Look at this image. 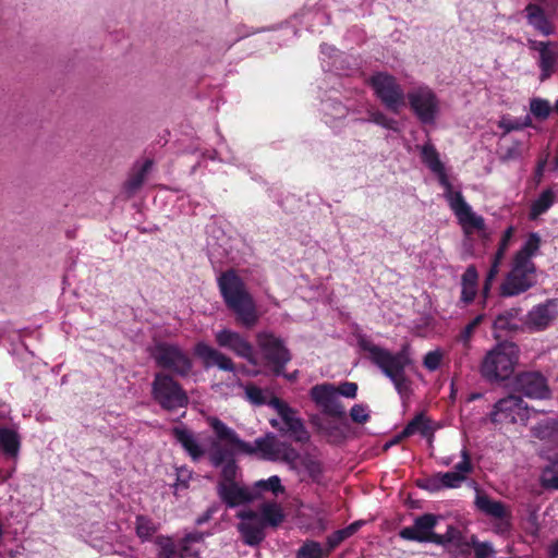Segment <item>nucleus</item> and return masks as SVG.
I'll list each match as a JSON object with an SVG mask.
<instances>
[{
  "mask_svg": "<svg viewBox=\"0 0 558 558\" xmlns=\"http://www.w3.org/2000/svg\"><path fill=\"white\" fill-rule=\"evenodd\" d=\"M217 284L225 305L234 315L236 325L253 329L258 324L260 314L253 295L236 270L230 268L222 271Z\"/></svg>",
  "mask_w": 558,
  "mask_h": 558,
  "instance_id": "1",
  "label": "nucleus"
},
{
  "mask_svg": "<svg viewBox=\"0 0 558 558\" xmlns=\"http://www.w3.org/2000/svg\"><path fill=\"white\" fill-rule=\"evenodd\" d=\"M360 348L368 353L372 364L390 379L401 400H408L412 393V381L405 373L407 367L412 364L409 344L402 345L398 352H391L368 340H361Z\"/></svg>",
  "mask_w": 558,
  "mask_h": 558,
  "instance_id": "2",
  "label": "nucleus"
},
{
  "mask_svg": "<svg viewBox=\"0 0 558 558\" xmlns=\"http://www.w3.org/2000/svg\"><path fill=\"white\" fill-rule=\"evenodd\" d=\"M208 424L219 441L227 442L242 453L250 456L258 453L262 459L268 461H277L279 459L280 446L272 433H268L265 437L256 438L254 445H251L242 440L234 429L218 417H209Z\"/></svg>",
  "mask_w": 558,
  "mask_h": 558,
  "instance_id": "3",
  "label": "nucleus"
},
{
  "mask_svg": "<svg viewBox=\"0 0 558 558\" xmlns=\"http://www.w3.org/2000/svg\"><path fill=\"white\" fill-rule=\"evenodd\" d=\"M519 347L513 342H500L487 352L482 364L481 374L489 383L507 380L514 372L519 361Z\"/></svg>",
  "mask_w": 558,
  "mask_h": 558,
  "instance_id": "4",
  "label": "nucleus"
},
{
  "mask_svg": "<svg viewBox=\"0 0 558 558\" xmlns=\"http://www.w3.org/2000/svg\"><path fill=\"white\" fill-rule=\"evenodd\" d=\"M150 356L157 367L172 377L187 378L193 374L194 362L190 354L175 343L158 342Z\"/></svg>",
  "mask_w": 558,
  "mask_h": 558,
  "instance_id": "5",
  "label": "nucleus"
},
{
  "mask_svg": "<svg viewBox=\"0 0 558 558\" xmlns=\"http://www.w3.org/2000/svg\"><path fill=\"white\" fill-rule=\"evenodd\" d=\"M151 398L165 411L186 408L190 399L183 386L171 374L157 372L151 381Z\"/></svg>",
  "mask_w": 558,
  "mask_h": 558,
  "instance_id": "6",
  "label": "nucleus"
},
{
  "mask_svg": "<svg viewBox=\"0 0 558 558\" xmlns=\"http://www.w3.org/2000/svg\"><path fill=\"white\" fill-rule=\"evenodd\" d=\"M256 343L262 352L265 365L269 367L271 374L274 376L283 374L287 365L292 360V353L283 339L271 331H259L256 333Z\"/></svg>",
  "mask_w": 558,
  "mask_h": 558,
  "instance_id": "7",
  "label": "nucleus"
},
{
  "mask_svg": "<svg viewBox=\"0 0 558 558\" xmlns=\"http://www.w3.org/2000/svg\"><path fill=\"white\" fill-rule=\"evenodd\" d=\"M368 84L376 98L390 112L399 113L405 106L407 94L393 75L377 72L369 77Z\"/></svg>",
  "mask_w": 558,
  "mask_h": 558,
  "instance_id": "8",
  "label": "nucleus"
},
{
  "mask_svg": "<svg viewBox=\"0 0 558 558\" xmlns=\"http://www.w3.org/2000/svg\"><path fill=\"white\" fill-rule=\"evenodd\" d=\"M536 265H524L512 260L511 269L500 284L499 293L504 298L520 295L536 284Z\"/></svg>",
  "mask_w": 558,
  "mask_h": 558,
  "instance_id": "9",
  "label": "nucleus"
},
{
  "mask_svg": "<svg viewBox=\"0 0 558 558\" xmlns=\"http://www.w3.org/2000/svg\"><path fill=\"white\" fill-rule=\"evenodd\" d=\"M417 120L423 124H433L439 112V100L428 86L414 87L407 93L405 101Z\"/></svg>",
  "mask_w": 558,
  "mask_h": 558,
  "instance_id": "10",
  "label": "nucleus"
},
{
  "mask_svg": "<svg viewBox=\"0 0 558 558\" xmlns=\"http://www.w3.org/2000/svg\"><path fill=\"white\" fill-rule=\"evenodd\" d=\"M268 405L275 409L280 416L284 428L283 435H289L295 442L306 444L310 441L311 435L303 420L298 416L295 409L276 396L268 400Z\"/></svg>",
  "mask_w": 558,
  "mask_h": 558,
  "instance_id": "11",
  "label": "nucleus"
},
{
  "mask_svg": "<svg viewBox=\"0 0 558 558\" xmlns=\"http://www.w3.org/2000/svg\"><path fill=\"white\" fill-rule=\"evenodd\" d=\"M310 397L323 414L340 421L345 420V408L337 396L333 384L324 383L313 386Z\"/></svg>",
  "mask_w": 558,
  "mask_h": 558,
  "instance_id": "12",
  "label": "nucleus"
},
{
  "mask_svg": "<svg viewBox=\"0 0 558 558\" xmlns=\"http://www.w3.org/2000/svg\"><path fill=\"white\" fill-rule=\"evenodd\" d=\"M514 391L530 399H549L551 390L547 378L537 371L521 372L514 377Z\"/></svg>",
  "mask_w": 558,
  "mask_h": 558,
  "instance_id": "13",
  "label": "nucleus"
},
{
  "mask_svg": "<svg viewBox=\"0 0 558 558\" xmlns=\"http://www.w3.org/2000/svg\"><path fill=\"white\" fill-rule=\"evenodd\" d=\"M438 523V515L434 513H424L414 519L411 526L400 530L399 536L404 541L417 543H434L440 541L435 527Z\"/></svg>",
  "mask_w": 558,
  "mask_h": 558,
  "instance_id": "14",
  "label": "nucleus"
},
{
  "mask_svg": "<svg viewBox=\"0 0 558 558\" xmlns=\"http://www.w3.org/2000/svg\"><path fill=\"white\" fill-rule=\"evenodd\" d=\"M527 405L517 395H509L498 400L490 413V420L495 424H514L526 416Z\"/></svg>",
  "mask_w": 558,
  "mask_h": 558,
  "instance_id": "15",
  "label": "nucleus"
},
{
  "mask_svg": "<svg viewBox=\"0 0 558 558\" xmlns=\"http://www.w3.org/2000/svg\"><path fill=\"white\" fill-rule=\"evenodd\" d=\"M215 341L220 348L230 350L251 365H257L253 344L240 332L228 328L221 329L215 333Z\"/></svg>",
  "mask_w": 558,
  "mask_h": 558,
  "instance_id": "16",
  "label": "nucleus"
},
{
  "mask_svg": "<svg viewBox=\"0 0 558 558\" xmlns=\"http://www.w3.org/2000/svg\"><path fill=\"white\" fill-rule=\"evenodd\" d=\"M450 209L465 234H471L475 230L483 231L485 229L484 218L472 210V207L466 203L463 195H456L454 203L451 204Z\"/></svg>",
  "mask_w": 558,
  "mask_h": 558,
  "instance_id": "17",
  "label": "nucleus"
},
{
  "mask_svg": "<svg viewBox=\"0 0 558 558\" xmlns=\"http://www.w3.org/2000/svg\"><path fill=\"white\" fill-rule=\"evenodd\" d=\"M558 317V300L548 299L535 305L526 316V325L535 331H543Z\"/></svg>",
  "mask_w": 558,
  "mask_h": 558,
  "instance_id": "18",
  "label": "nucleus"
},
{
  "mask_svg": "<svg viewBox=\"0 0 558 558\" xmlns=\"http://www.w3.org/2000/svg\"><path fill=\"white\" fill-rule=\"evenodd\" d=\"M236 517L239 519H258L259 522L265 526V529L278 527L286 518L281 506L274 501L264 502L259 507V513L248 509L239 511Z\"/></svg>",
  "mask_w": 558,
  "mask_h": 558,
  "instance_id": "19",
  "label": "nucleus"
},
{
  "mask_svg": "<svg viewBox=\"0 0 558 558\" xmlns=\"http://www.w3.org/2000/svg\"><path fill=\"white\" fill-rule=\"evenodd\" d=\"M193 351L194 354L202 360L204 368L217 366L225 372L235 371V364L231 357L203 341L197 342Z\"/></svg>",
  "mask_w": 558,
  "mask_h": 558,
  "instance_id": "20",
  "label": "nucleus"
},
{
  "mask_svg": "<svg viewBox=\"0 0 558 558\" xmlns=\"http://www.w3.org/2000/svg\"><path fill=\"white\" fill-rule=\"evenodd\" d=\"M477 509L485 514L500 520L497 524V530L500 532H508L511 529V512L507 509L504 502L494 500L487 495H477L475 499Z\"/></svg>",
  "mask_w": 558,
  "mask_h": 558,
  "instance_id": "21",
  "label": "nucleus"
},
{
  "mask_svg": "<svg viewBox=\"0 0 558 558\" xmlns=\"http://www.w3.org/2000/svg\"><path fill=\"white\" fill-rule=\"evenodd\" d=\"M217 494L228 508L246 505L257 498L248 488L240 486L238 483H218Z\"/></svg>",
  "mask_w": 558,
  "mask_h": 558,
  "instance_id": "22",
  "label": "nucleus"
},
{
  "mask_svg": "<svg viewBox=\"0 0 558 558\" xmlns=\"http://www.w3.org/2000/svg\"><path fill=\"white\" fill-rule=\"evenodd\" d=\"M171 434L193 461H198L204 457L205 449L191 429L184 426H174Z\"/></svg>",
  "mask_w": 558,
  "mask_h": 558,
  "instance_id": "23",
  "label": "nucleus"
},
{
  "mask_svg": "<svg viewBox=\"0 0 558 558\" xmlns=\"http://www.w3.org/2000/svg\"><path fill=\"white\" fill-rule=\"evenodd\" d=\"M238 531L241 534L243 543L248 546H257L266 537L265 526L258 519H241V522L238 524Z\"/></svg>",
  "mask_w": 558,
  "mask_h": 558,
  "instance_id": "24",
  "label": "nucleus"
},
{
  "mask_svg": "<svg viewBox=\"0 0 558 558\" xmlns=\"http://www.w3.org/2000/svg\"><path fill=\"white\" fill-rule=\"evenodd\" d=\"M526 21L537 32L545 36H549L555 32L553 23L547 17L544 9L536 3H529L525 9Z\"/></svg>",
  "mask_w": 558,
  "mask_h": 558,
  "instance_id": "25",
  "label": "nucleus"
},
{
  "mask_svg": "<svg viewBox=\"0 0 558 558\" xmlns=\"http://www.w3.org/2000/svg\"><path fill=\"white\" fill-rule=\"evenodd\" d=\"M532 434L548 448H558V420L546 418L541 421L532 428Z\"/></svg>",
  "mask_w": 558,
  "mask_h": 558,
  "instance_id": "26",
  "label": "nucleus"
},
{
  "mask_svg": "<svg viewBox=\"0 0 558 558\" xmlns=\"http://www.w3.org/2000/svg\"><path fill=\"white\" fill-rule=\"evenodd\" d=\"M542 239L538 233L531 232L521 248L514 254V262L524 265L535 264L532 258L537 254L541 247Z\"/></svg>",
  "mask_w": 558,
  "mask_h": 558,
  "instance_id": "27",
  "label": "nucleus"
},
{
  "mask_svg": "<svg viewBox=\"0 0 558 558\" xmlns=\"http://www.w3.org/2000/svg\"><path fill=\"white\" fill-rule=\"evenodd\" d=\"M21 448L19 434L9 427H0V449L9 458H16Z\"/></svg>",
  "mask_w": 558,
  "mask_h": 558,
  "instance_id": "28",
  "label": "nucleus"
},
{
  "mask_svg": "<svg viewBox=\"0 0 558 558\" xmlns=\"http://www.w3.org/2000/svg\"><path fill=\"white\" fill-rule=\"evenodd\" d=\"M556 194L551 189L544 190L539 196L531 204L529 210V219L534 221L539 216L548 211L555 204Z\"/></svg>",
  "mask_w": 558,
  "mask_h": 558,
  "instance_id": "29",
  "label": "nucleus"
},
{
  "mask_svg": "<svg viewBox=\"0 0 558 558\" xmlns=\"http://www.w3.org/2000/svg\"><path fill=\"white\" fill-rule=\"evenodd\" d=\"M558 63V49L555 47H548L539 53L538 66L541 69V81L548 80L555 72L556 64Z\"/></svg>",
  "mask_w": 558,
  "mask_h": 558,
  "instance_id": "30",
  "label": "nucleus"
},
{
  "mask_svg": "<svg viewBox=\"0 0 558 558\" xmlns=\"http://www.w3.org/2000/svg\"><path fill=\"white\" fill-rule=\"evenodd\" d=\"M151 167L153 161L147 159L137 170L130 174L124 183V190L129 195L135 194L142 187Z\"/></svg>",
  "mask_w": 558,
  "mask_h": 558,
  "instance_id": "31",
  "label": "nucleus"
},
{
  "mask_svg": "<svg viewBox=\"0 0 558 558\" xmlns=\"http://www.w3.org/2000/svg\"><path fill=\"white\" fill-rule=\"evenodd\" d=\"M430 421L423 412L416 414L403 428L402 436H412L416 433L424 437L432 435Z\"/></svg>",
  "mask_w": 558,
  "mask_h": 558,
  "instance_id": "32",
  "label": "nucleus"
},
{
  "mask_svg": "<svg viewBox=\"0 0 558 558\" xmlns=\"http://www.w3.org/2000/svg\"><path fill=\"white\" fill-rule=\"evenodd\" d=\"M518 310H509L499 314L494 320V329L496 331L515 332L520 329L517 316Z\"/></svg>",
  "mask_w": 558,
  "mask_h": 558,
  "instance_id": "33",
  "label": "nucleus"
},
{
  "mask_svg": "<svg viewBox=\"0 0 558 558\" xmlns=\"http://www.w3.org/2000/svg\"><path fill=\"white\" fill-rule=\"evenodd\" d=\"M159 524L147 515L138 514L135 518V532L142 543L150 541L151 536L158 531Z\"/></svg>",
  "mask_w": 558,
  "mask_h": 558,
  "instance_id": "34",
  "label": "nucleus"
},
{
  "mask_svg": "<svg viewBox=\"0 0 558 558\" xmlns=\"http://www.w3.org/2000/svg\"><path fill=\"white\" fill-rule=\"evenodd\" d=\"M440 541H436V545L446 546L447 544H453L461 553H464L463 548L469 547L470 543L465 541L462 532L453 525H449L445 534H438Z\"/></svg>",
  "mask_w": 558,
  "mask_h": 558,
  "instance_id": "35",
  "label": "nucleus"
},
{
  "mask_svg": "<svg viewBox=\"0 0 558 558\" xmlns=\"http://www.w3.org/2000/svg\"><path fill=\"white\" fill-rule=\"evenodd\" d=\"M421 160L433 172H440L445 167L436 147L429 142L421 147Z\"/></svg>",
  "mask_w": 558,
  "mask_h": 558,
  "instance_id": "36",
  "label": "nucleus"
},
{
  "mask_svg": "<svg viewBox=\"0 0 558 558\" xmlns=\"http://www.w3.org/2000/svg\"><path fill=\"white\" fill-rule=\"evenodd\" d=\"M302 468L307 473L308 477L314 483H319L323 476L324 466L323 462L311 453L302 456L300 461Z\"/></svg>",
  "mask_w": 558,
  "mask_h": 558,
  "instance_id": "37",
  "label": "nucleus"
},
{
  "mask_svg": "<svg viewBox=\"0 0 558 558\" xmlns=\"http://www.w3.org/2000/svg\"><path fill=\"white\" fill-rule=\"evenodd\" d=\"M230 458H233V451L226 446H221L218 441H213L208 453L209 462L213 466L219 468Z\"/></svg>",
  "mask_w": 558,
  "mask_h": 558,
  "instance_id": "38",
  "label": "nucleus"
},
{
  "mask_svg": "<svg viewBox=\"0 0 558 558\" xmlns=\"http://www.w3.org/2000/svg\"><path fill=\"white\" fill-rule=\"evenodd\" d=\"M541 485L545 489H558V458L543 470Z\"/></svg>",
  "mask_w": 558,
  "mask_h": 558,
  "instance_id": "39",
  "label": "nucleus"
},
{
  "mask_svg": "<svg viewBox=\"0 0 558 558\" xmlns=\"http://www.w3.org/2000/svg\"><path fill=\"white\" fill-rule=\"evenodd\" d=\"M531 126H533V122L529 114L525 116L524 118H520V119H505L504 118L498 122V128L504 130L502 136H505L506 134H508L512 131H521L525 128H531Z\"/></svg>",
  "mask_w": 558,
  "mask_h": 558,
  "instance_id": "40",
  "label": "nucleus"
},
{
  "mask_svg": "<svg viewBox=\"0 0 558 558\" xmlns=\"http://www.w3.org/2000/svg\"><path fill=\"white\" fill-rule=\"evenodd\" d=\"M484 317V314L476 315L457 336V341L461 342L465 350L470 349V342L475 329L482 324Z\"/></svg>",
  "mask_w": 558,
  "mask_h": 558,
  "instance_id": "41",
  "label": "nucleus"
},
{
  "mask_svg": "<svg viewBox=\"0 0 558 558\" xmlns=\"http://www.w3.org/2000/svg\"><path fill=\"white\" fill-rule=\"evenodd\" d=\"M154 543L159 547V558H175L178 556L179 550L171 537L158 535Z\"/></svg>",
  "mask_w": 558,
  "mask_h": 558,
  "instance_id": "42",
  "label": "nucleus"
},
{
  "mask_svg": "<svg viewBox=\"0 0 558 558\" xmlns=\"http://www.w3.org/2000/svg\"><path fill=\"white\" fill-rule=\"evenodd\" d=\"M254 488L259 492H271L275 496L286 492L284 486L278 475H272L267 480H259L255 482Z\"/></svg>",
  "mask_w": 558,
  "mask_h": 558,
  "instance_id": "43",
  "label": "nucleus"
},
{
  "mask_svg": "<svg viewBox=\"0 0 558 558\" xmlns=\"http://www.w3.org/2000/svg\"><path fill=\"white\" fill-rule=\"evenodd\" d=\"M513 234H514V228L512 226L508 227L504 231L502 236L498 243V248H497L496 253L494 254L492 264L500 267L502 259L506 255V252L510 245Z\"/></svg>",
  "mask_w": 558,
  "mask_h": 558,
  "instance_id": "44",
  "label": "nucleus"
},
{
  "mask_svg": "<svg viewBox=\"0 0 558 558\" xmlns=\"http://www.w3.org/2000/svg\"><path fill=\"white\" fill-rule=\"evenodd\" d=\"M324 548L316 541H305L296 553V558H326Z\"/></svg>",
  "mask_w": 558,
  "mask_h": 558,
  "instance_id": "45",
  "label": "nucleus"
},
{
  "mask_svg": "<svg viewBox=\"0 0 558 558\" xmlns=\"http://www.w3.org/2000/svg\"><path fill=\"white\" fill-rule=\"evenodd\" d=\"M530 110L535 118L545 120L549 117L553 108L548 100L543 98H533L530 101Z\"/></svg>",
  "mask_w": 558,
  "mask_h": 558,
  "instance_id": "46",
  "label": "nucleus"
},
{
  "mask_svg": "<svg viewBox=\"0 0 558 558\" xmlns=\"http://www.w3.org/2000/svg\"><path fill=\"white\" fill-rule=\"evenodd\" d=\"M280 453L279 459L286 463H288L292 469H294L295 462L298 460L301 461L302 456H300L299 451L292 447L291 444L288 442H279Z\"/></svg>",
  "mask_w": 558,
  "mask_h": 558,
  "instance_id": "47",
  "label": "nucleus"
},
{
  "mask_svg": "<svg viewBox=\"0 0 558 558\" xmlns=\"http://www.w3.org/2000/svg\"><path fill=\"white\" fill-rule=\"evenodd\" d=\"M245 397L253 405L260 407L264 404H268V401L264 395L262 388L257 387L254 384H247L245 386Z\"/></svg>",
  "mask_w": 558,
  "mask_h": 558,
  "instance_id": "48",
  "label": "nucleus"
},
{
  "mask_svg": "<svg viewBox=\"0 0 558 558\" xmlns=\"http://www.w3.org/2000/svg\"><path fill=\"white\" fill-rule=\"evenodd\" d=\"M438 175L439 184L445 189L444 196L446 201L448 202L449 207H451V204L454 203L456 195H462L460 191H453L452 184L450 183L445 167L441 169L440 172H435Z\"/></svg>",
  "mask_w": 558,
  "mask_h": 558,
  "instance_id": "49",
  "label": "nucleus"
},
{
  "mask_svg": "<svg viewBox=\"0 0 558 558\" xmlns=\"http://www.w3.org/2000/svg\"><path fill=\"white\" fill-rule=\"evenodd\" d=\"M470 546L474 548V558H493L495 549L488 542H480L475 536H472Z\"/></svg>",
  "mask_w": 558,
  "mask_h": 558,
  "instance_id": "50",
  "label": "nucleus"
},
{
  "mask_svg": "<svg viewBox=\"0 0 558 558\" xmlns=\"http://www.w3.org/2000/svg\"><path fill=\"white\" fill-rule=\"evenodd\" d=\"M218 483H236L238 465L234 458L223 463Z\"/></svg>",
  "mask_w": 558,
  "mask_h": 558,
  "instance_id": "51",
  "label": "nucleus"
},
{
  "mask_svg": "<svg viewBox=\"0 0 558 558\" xmlns=\"http://www.w3.org/2000/svg\"><path fill=\"white\" fill-rule=\"evenodd\" d=\"M462 460L454 465L453 472L458 473L460 476H463V482L466 480L468 474L473 472V464L471 461V456L466 449L461 451Z\"/></svg>",
  "mask_w": 558,
  "mask_h": 558,
  "instance_id": "52",
  "label": "nucleus"
},
{
  "mask_svg": "<svg viewBox=\"0 0 558 558\" xmlns=\"http://www.w3.org/2000/svg\"><path fill=\"white\" fill-rule=\"evenodd\" d=\"M349 538L343 529L337 530L327 536L325 555L329 556L343 541Z\"/></svg>",
  "mask_w": 558,
  "mask_h": 558,
  "instance_id": "53",
  "label": "nucleus"
},
{
  "mask_svg": "<svg viewBox=\"0 0 558 558\" xmlns=\"http://www.w3.org/2000/svg\"><path fill=\"white\" fill-rule=\"evenodd\" d=\"M441 483L442 482H441L440 472H438L429 477L417 481V486L422 489L429 492V493H436V492L444 489V486Z\"/></svg>",
  "mask_w": 558,
  "mask_h": 558,
  "instance_id": "54",
  "label": "nucleus"
},
{
  "mask_svg": "<svg viewBox=\"0 0 558 558\" xmlns=\"http://www.w3.org/2000/svg\"><path fill=\"white\" fill-rule=\"evenodd\" d=\"M367 120L385 129L395 130L396 120L388 118L384 112L379 110L369 111Z\"/></svg>",
  "mask_w": 558,
  "mask_h": 558,
  "instance_id": "55",
  "label": "nucleus"
},
{
  "mask_svg": "<svg viewBox=\"0 0 558 558\" xmlns=\"http://www.w3.org/2000/svg\"><path fill=\"white\" fill-rule=\"evenodd\" d=\"M441 360H442V354L440 351H438V350L429 351L425 354V356L423 359V365L426 369L434 372V371L438 369V367L440 366Z\"/></svg>",
  "mask_w": 558,
  "mask_h": 558,
  "instance_id": "56",
  "label": "nucleus"
},
{
  "mask_svg": "<svg viewBox=\"0 0 558 558\" xmlns=\"http://www.w3.org/2000/svg\"><path fill=\"white\" fill-rule=\"evenodd\" d=\"M350 417L354 423L365 424L369 420L367 405L354 404L350 410Z\"/></svg>",
  "mask_w": 558,
  "mask_h": 558,
  "instance_id": "57",
  "label": "nucleus"
},
{
  "mask_svg": "<svg viewBox=\"0 0 558 558\" xmlns=\"http://www.w3.org/2000/svg\"><path fill=\"white\" fill-rule=\"evenodd\" d=\"M441 484L444 488H458L463 483V476H460L458 473L451 472H440Z\"/></svg>",
  "mask_w": 558,
  "mask_h": 558,
  "instance_id": "58",
  "label": "nucleus"
},
{
  "mask_svg": "<svg viewBox=\"0 0 558 558\" xmlns=\"http://www.w3.org/2000/svg\"><path fill=\"white\" fill-rule=\"evenodd\" d=\"M520 145H521V143L515 141L512 143L511 146L504 148L499 155V159L502 162H508V161L515 160V159L520 158V156H521Z\"/></svg>",
  "mask_w": 558,
  "mask_h": 558,
  "instance_id": "59",
  "label": "nucleus"
},
{
  "mask_svg": "<svg viewBox=\"0 0 558 558\" xmlns=\"http://www.w3.org/2000/svg\"><path fill=\"white\" fill-rule=\"evenodd\" d=\"M499 272V266H496L494 264L490 265L489 270L486 275L483 288H482V295L484 300H486L489 295L492 284L494 280L496 279L497 275Z\"/></svg>",
  "mask_w": 558,
  "mask_h": 558,
  "instance_id": "60",
  "label": "nucleus"
},
{
  "mask_svg": "<svg viewBox=\"0 0 558 558\" xmlns=\"http://www.w3.org/2000/svg\"><path fill=\"white\" fill-rule=\"evenodd\" d=\"M336 393L337 396H343L347 398L354 399L357 393V385L352 381H344L340 384L338 387H336Z\"/></svg>",
  "mask_w": 558,
  "mask_h": 558,
  "instance_id": "61",
  "label": "nucleus"
},
{
  "mask_svg": "<svg viewBox=\"0 0 558 558\" xmlns=\"http://www.w3.org/2000/svg\"><path fill=\"white\" fill-rule=\"evenodd\" d=\"M478 283V272L474 265L468 266L461 277V286H475Z\"/></svg>",
  "mask_w": 558,
  "mask_h": 558,
  "instance_id": "62",
  "label": "nucleus"
},
{
  "mask_svg": "<svg viewBox=\"0 0 558 558\" xmlns=\"http://www.w3.org/2000/svg\"><path fill=\"white\" fill-rule=\"evenodd\" d=\"M477 294V287L475 286H461V295L459 304L462 306L471 304Z\"/></svg>",
  "mask_w": 558,
  "mask_h": 558,
  "instance_id": "63",
  "label": "nucleus"
},
{
  "mask_svg": "<svg viewBox=\"0 0 558 558\" xmlns=\"http://www.w3.org/2000/svg\"><path fill=\"white\" fill-rule=\"evenodd\" d=\"M178 556L180 558H197L198 551L191 547V544L183 541L180 542Z\"/></svg>",
  "mask_w": 558,
  "mask_h": 558,
  "instance_id": "64",
  "label": "nucleus"
}]
</instances>
